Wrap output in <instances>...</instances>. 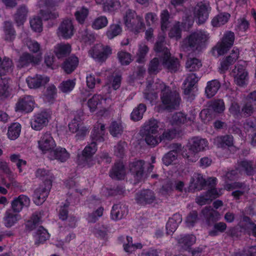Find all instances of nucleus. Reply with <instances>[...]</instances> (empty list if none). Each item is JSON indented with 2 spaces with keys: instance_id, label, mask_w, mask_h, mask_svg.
Returning a JSON list of instances; mask_svg holds the SVG:
<instances>
[{
  "instance_id": "1",
  "label": "nucleus",
  "mask_w": 256,
  "mask_h": 256,
  "mask_svg": "<svg viewBox=\"0 0 256 256\" xmlns=\"http://www.w3.org/2000/svg\"><path fill=\"white\" fill-rule=\"evenodd\" d=\"M160 100L164 108L160 105L155 107L158 112L163 110H172L178 108L181 102L179 92L176 90H172L168 86L164 84L160 92Z\"/></svg>"
},
{
  "instance_id": "2",
  "label": "nucleus",
  "mask_w": 256,
  "mask_h": 256,
  "mask_svg": "<svg viewBox=\"0 0 256 256\" xmlns=\"http://www.w3.org/2000/svg\"><path fill=\"white\" fill-rule=\"evenodd\" d=\"M208 38V34L204 30L194 32L183 40L182 47L199 50L206 46Z\"/></svg>"
},
{
  "instance_id": "3",
  "label": "nucleus",
  "mask_w": 256,
  "mask_h": 256,
  "mask_svg": "<svg viewBox=\"0 0 256 256\" xmlns=\"http://www.w3.org/2000/svg\"><path fill=\"white\" fill-rule=\"evenodd\" d=\"M187 147L190 151V154H188L184 152L182 153V155L184 158H188V160L193 161L190 158L191 155H194L200 152L208 149V142L206 138L199 136H194L188 140Z\"/></svg>"
},
{
  "instance_id": "4",
  "label": "nucleus",
  "mask_w": 256,
  "mask_h": 256,
  "mask_svg": "<svg viewBox=\"0 0 256 256\" xmlns=\"http://www.w3.org/2000/svg\"><path fill=\"white\" fill-rule=\"evenodd\" d=\"M124 19L126 26L131 31L138 32L145 26L142 18L130 9L126 12Z\"/></svg>"
},
{
  "instance_id": "5",
  "label": "nucleus",
  "mask_w": 256,
  "mask_h": 256,
  "mask_svg": "<svg viewBox=\"0 0 256 256\" xmlns=\"http://www.w3.org/2000/svg\"><path fill=\"white\" fill-rule=\"evenodd\" d=\"M235 40V36L232 31L226 32L224 35L221 42L218 44L216 47L213 48L216 50L218 55H223L233 46Z\"/></svg>"
},
{
  "instance_id": "6",
  "label": "nucleus",
  "mask_w": 256,
  "mask_h": 256,
  "mask_svg": "<svg viewBox=\"0 0 256 256\" xmlns=\"http://www.w3.org/2000/svg\"><path fill=\"white\" fill-rule=\"evenodd\" d=\"M52 182L48 180L47 184H42L34 190L33 194L34 202L36 205L42 204L46 200L52 187Z\"/></svg>"
},
{
  "instance_id": "7",
  "label": "nucleus",
  "mask_w": 256,
  "mask_h": 256,
  "mask_svg": "<svg viewBox=\"0 0 256 256\" xmlns=\"http://www.w3.org/2000/svg\"><path fill=\"white\" fill-rule=\"evenodd\" d=\"M216 181V178H210L207 180H206L200 174H195L191 178L189 188L190 190H200L206 184H210L212 183V186Z\"/></svg>"
},
{
  "instance_id": "8",
  "label": "nucleus",
  "mask_w": 256,
  "mask_h": 256,
  "mask_svg": "<svg viewBox=\"0 0 256 256\" xmlns=\"http://www.w3.org/2000/svg\"><path fill=\"white\" fill-rule=\"evenodd\" d=\"M210 8L208 4L200 2L195 6L194 12V16L198 24H204L208 20Z\"/></svg>"
},
{
  "instance_id": "9",
  "label": "nucleus",
  "mask_w": 256,
  "mask_h": 256,
  "mask_svg": "<svg viewBox=\"0 0 256 256\" xmlns=\"http://www.w3.org/2000/svg\"><path fill=\"white\" fill-rule=\"evenodd\" d=\"M96 152V142L92 141L90 144L86 146L84 150L82 156H78V160L79 164H84V166H90L94 163L92 156Z\"/></svg>"
},
{
  "instance_id": "10",
  "label": "nucleus",
  "mask_w": 256,
  "mask_h": 256,
  "mask_svg": "<svg viewBox=\"0 0 256 256\" xmlns=\"http://www.w3.org/2000/svg\"><path fill=\"white\" fill-rule=\"evenodd\" d=\"M56 146V142L50 134H44L38 142V148L44 154L52 153Z\"/></svg>"
},
{
  "instance_id": "11",
  "label": "nucleus",
  "mask_w": 256,
  "mask_h": 256,
  "mask_svg": "<svg viewBox=\"0 0 256 256\" xmlns=\"http://www.w3.org/2000/svg\"><path fill=\"white\" fill-rule=\"evenodd\" d=\"M34 104V100L31 96H25L20 98L16 104V112H30L32 111Z\"/></svg>"
},
{
  "instance_id": "12",
  "label": "nucleus",
  "mask_w": 256,
  "mask_h": 256,
  "mask_svg": "<svg viewBox=\"0 0 256 256\" xmlns=\"http://www.w3.org/2000/svg\"><path fill=\"white\" fill-rule=\"evenodd\" d=\"M58 36L64 39L70 38L74 34V27L71 20H64L60 24L57 32Z\"/></svg>"
},
{
  "instance_id": "13",
  "label": "nucleus",
  "mask_w": 256,
  "mask_h": 256,
  "mask_svg": "<svg viewBox=\"0 0 256 256\" xmlns=\"http://www.w3.org/2000/svg\"><path fill=\"white\" fill-rule=\"evenodd\" d=\"M42 54L34 56L28 52L22 54L20 57L17 63L18 67L22 68L30 64H37L41 60Z\"/></svg>"
},
{
  "instance_id": "14",
  "label": "nucleus",
  "mask_w": 256,
  "mask_h": 256,
  "mask_svg": "<svg viewBox=\"0 0 256 256\" xmlns=\"http://www.w3.org/2000/svg\"><path fill=\"white\" fill-rule=\"evenodd\" d=\"M50 80L48 76L36 74L34 76H28L26 82L30 88L37 89L45 86Z\"/></svg>"
},
{
  "instance_id": "15",
  "label": "nucleus",
  "mask_w": 256,
  "mask_h": 256,
  "mask_svg": "<svg viewBox=\"0 0 256 256\" xmlns=\"http://www.w3.org/2000/svg\"><path fill=\"white\" fill-rule=\"evenodd\" d=\"M160 61L162 65L168 70L172 72H176L178 70V60L177 58L171 56L170 52H166L160 56Z\"/></svg>"
},
{
  "instance_id": "16",
  "label": "nucleus",
  "mask_w": 256,
  "mask_h": 256,
  "mask_svg": "<svg viewBox=\"0 0 256 256\" xmlns=\"http://www.w3.org/2000/svg\"><path fill=\"white\" fill-rule=\"evenodd\" d=\"M30 199L24 194H20L14 198L11 202V208L16 213L20 212L25 207H28L30 204Z\"/></svg>"
},
{
  "instance_id": "17",
  "label": "nucleus",
  "mask_w": 256,
  "mask_h": 256,
  "mask_svg": "<svg viewBox=\"0 0 256 256\" xmlns=\"http://www.w3.org/2000/svg\"><path fill=\"white\" fill-rule=\"evenodd\" d=\"M142 132L144 135L146 144L151 146H155L161 142L159 130L143 129Z\"/></svg>"
},
{
  "instance_id": "18",
  "label": "nucleus",
  "mask_w": 256,
  "mask_h": 256,
  "mask_svg": "<svg viewBox=\"0 0 256 256\" xmlns=\"http://www.w3.org/2000/svg\"><path fill=\"white\" fill-rule=\"evenodd\" d=\"M62 0H52L50 2L49 0L46 1L48 5L46 10H42L40 12V14L42 18L44 20H54L58 17V14L54 10H53L52 6L56 5V1L60 2Z\"/></svg>"
},
{
  "instance_id": "19",
  "label": "nucleus",
  "mask_w": 256,
  "mask_h": 256,
  "mask_svg": "<svg viewBox=\"0 0 256 256\" xmlns=\"http://www.w3.org/2000/svg\"><path fill=\"white\" fill-rule=\"evenodd\" d=\"M170 121L172 126H180L182 124H191L194 121V118H188L186 114L182 112H176L172 115Z\"/></svg>"
},
{
  "instance_id": "20",
  "label": "nucleus",
  "mask_w": 256,
  "mask_h": 256,
  "mask_svg": "<svg viewBox=\"0 0 256 256\" xmlns=\"http://www.w3.org/2000/svg\"><path fill=\"white\" fill-rule=\"evenodd\" d=\"M234 74V80L236 84L240 86H244L246 84V81L248 78V72L242 65L235 67L233 70Z\"/></svg>"
},
{
  "instance_id": "21",
  "label": "nucleus",
  "mask_w": 256,
  "mask_h": 256,
  "mask_svg": "<svg viewBox=\"0 0 256 256\" xmlns=\"http://www.w3.org/2000/svg\"><path fill=\"white\" fill-rule=\"evenodd\" d=\"M156 200V196L154 192L149 190H144L136 194V200L138 203L145 205L150 204Z\"/></svg>"
},
{
  "instance_id": "22",
  "label": "nucleus",
  "mask_w": 256,
  "mask_h": 256,
  "mask_svg": "<svg viewBox=\"0 0 256 256\" xmlns=\"http://www.w3.org/2000/svg\"><path fill=\"white\" fill-rule=\"evenodd\" d=\"M144 162L142 160H136L130 164V170L138 180H142L144 176Z\"/></svg>"
},
{
  "instance_id": "23",
  "label": "nucleus",
  "mask_w": 256,
  "mask_h": 256,
  "mask_svg": "<svg viewBox=\"0 0 256 256\" xmlns=\"http://www.w3.org/2000/svg\"><path fill=\"white\" fill-rule=\"evenodd\" d=\"M128 213V207L124 204H114L111 211V217L113 220H118L122 219Z\"/></svg>"
},
{
  "instance_id": "24",
  "label": "nucleus",
  "mask_w": 256,
  "mask_h": 256,
  "mask_svg": "<svg viewBox=\"0 0 256 256\" xmlns=\"http://www.w3.org/2000/svg\"><path fill=\"white\" fill-rule=\"evenodd\" d=\"M21 216L18 213L14 212L12 210H8L4 218V223L6 228H10L14 226L20 220Z\"/></svg>"
},
{
  "instance_id": "25",
  "label": "nucleus",
  "mask_w": 256,
  "mask_h": 256,
  "mask_svg": "<svg viewBox=\"0 0 256 256\" xmlns=\"http://www.w3.org/2000/svg\"><path fill=\"white\" fill-rule=\"evenodd\" d=\"M234 186L236 188L232 192V195L236 200H239L242 196H246L249 192L250 186L244 183L235 182Z\"/></svg>"
},
{
  "instance_id": "26",
  "label": "nucleus",
  "mask_w": 256,
  "mask_h": 256,
  "mask_svg": "<svg viewBox=\"0 0 256 256\" xmlns=\"http://www.w3.org/2000/svg\"><path fill=\"white\" fill-rule=\"evenodd\" d=\"M12 91L10 85V79L6 76H0V97H9Z\"/></svg>"
},
{
  "instance_id": "27",
  "label": "nucleus",
  "mask_w": 256,
  "mask_h": 256,
  "mask_svg": "<svg viewBox=\"0 0 256 256\" xmlns=\"http://www.w3.org/2000/svg\"><path fill=\"white\" fill-rule=\"evenodd\" d=\"M182 221V216L179 214H174L169 218L166 224V229L168 234H172L176 230L178 224Z\"/></svg>"
},
{
  "instance_id": "28",
  "label": "nucleus",
  "mask_w": 256,
  "mask_h": 256,
  "mask_svg": "<svg viewBox=\"0 0 256 256\" xmlns=\"http://www.w3.org/2000/svg\"><path fill=\"white\" fill-rule=\"evenodd\" d=\"M161 141L170 140L180 136V129H159Z\"/></svg>"
},
{
  "instance_id": "29",
  "label": "nucleus",
  "mask_w": 256,
  "mask_h": 256,
  "mask_svg": "<svg viewBox=\"0 0 256 256\" xmlns=\"http://www.w3.org/2000/svg\"><path fill=\"white\" fill-rule=\"evenodd\" d=\"M70 157V154L66 150L62 148H58L54 149L52 153H50L48 158L51 160H57L60 162L66 161Z\"/></svg>"
},
{
  "instance_id": "30",
  "label": "nucleus",
  "mask_w": 256,
  "mask_h": 256,
  "mask_svg": "<svg viewBox=\"0 0 256 256\" xmlns=\"http://www.w3.org/2000/svg\"><path fill=\"white\" fill-rule=\"evenodd\" d=\"M79 60L75 56H72L66 58L62 65V68L66 74H70L78 66Z\"/></svg>"
},
{
  "instance_id": "31",
  "label": "nucleus",
  "mask_w": 256,
  "mask_h": 256,
  "mask_svg": "<svg viewBox=\"0 0 256 256\" xmlns=\"http://www.w3.org/2000/svg\"><path fill=\"white\" fill-rule=\"evenodd\" d=\"M221 84L218 80H213L207 82L205 94L208 98L213 97L220 88Z\"/></svg>"
},
{
  "instance_id": "32",
  "label": "nucleus",
  "mask_w": 256,
  "mask_h": 256,
  "mask_svg": "<svg viewBox=\"0 0 256 256\" xmlns=\"http://www.w3.org/2000/svg\"><path fill=\"white\" fill-rule=\"evenodd\" d=\"M71 46L68 44H58L54 48V52L58 58L66 56L71 52Z\"/></svg>"
},
{
  "instance_id": "33",
  "label": "nucleus",
  "mask_w": 256,
  "mask_h": 256,
  "mask_svg": "<svg viewBox=\"0 0 256 256\" xmlns=\"http://www.w3.org/2000/svg\"><path fill=\"white\" fill-rule=\"evenodd\" d=\"M125 176V170L122 162L115 164L110 172V176L113 179H123Z\"/></svg>"
},
{
  "instance_id": "34",
  "label": "nucleus",
  "mask_w": 256,
  "mask_h": 256,
  "mask_svg": "<svg viewBox=\"0 0 256 256\" xmlns=\"http://www.w3.org/2000/svg\"><path fill=\"white\" fill-rule=\"evenodd\" d=\"M238 52H236L234 50H232V52L226 58L220 62V70L221 72H225L227 70L229 66L234 64L238 58Z\"/></svg>"
},
{
  "instance_id": "35",
  "label": "nucleus",
  "mask_w": 256,
  "mask_h": 256,
  "mask_svg": "<svg viewBox=\"0 0 256 256\" xmlns=\"http://www.w3.org/2000/svg\"><path fill=\"white\" fill-rule=\"evenodd\" d=\"M0 76H4L12 72L13 63L10 58L4 57L2 60L0 57Z\"/></svg>"
},
{
  "instance_id": "36",
  "label": "nucleus",
  "mask_w": 256,
  "mask_h": 256,
  "mask_svg": "<svg viewBox=\"0 0 256 256\" xmlns=\"http://www.w3.org/2000/svg\"><path fill=\"white\" fill-rule=\"evenodd\" d=\"M146 110V106L145 104L141 103L136 107L130 114V118L134 122H137L143 118L144 113Z\"/></svg>"
},
{
  "instance_id": "37",
  "label": "nucleus",
  "mask_w": 256,
  "mask_h": 256,
  "mask_svg": "<svg viewBox=\"0 0 256 256\" xmlns=\"http://www.w3.org/2000/svg\"><path fill=\"white\" fill-rule=\"evenodd\" d=\"M230 17V14L228 12L220 13L212 19L211 24L214 27H220L226 24Z\"/></svg>"
},
{
  "instance_id": "38",
  "label": "nucleus",
  "mask_w": 256,
  "mask_h": 256,
  "mask_svg": "<svg viewBox=\"0 0 256 256\" xmlns=\"http://www.w3.org/2000/svg\"><path fill=\"white\" fill-rule=\"evenodd\" d=\"M196 242V237L193 234L180 236L178 239V242L185 249L189 248Z\"/></svg>"
},
{
  "instance_id": "39",
  "label": "nucleus",
  "mask_w": 256,
  "mask_h": 256,
  "mask_svg": "<svg viewBox=\"0 0 256 256\" xmlns=\"http://www.w3.org/2000/svg\"><path fill=\"white\" fill-rule=\"evenodd\" d=\"M4 40L8 42H12L16 37V32L12 23L9 22H6L4 24Z\"/></svg>"
},
{
  "instance_id": "40",
  "label": "nucleus",
  "mask_w": 256,
  "mask_h": 256,
  "mask_svg": "<svg viewBox=\"0 0 256 256\" xmlns=\"http://www.w3.org/2000/svg\"><path fill=\"white\" fill-rule=\"evenodd\" d=\"M126 243L123 245L124 250L128 253L132 254L137 249H142V245L141 243L134 244L132 243V238L130 236H126Z\"/></svg>"
},
{
  "instance_id": "41",
  "label": "nucleus",
  "mask_w": 256,
  "mask_h": 256,
  "mask_svg": "<svg viewBox=\"0 0 256 256\" xmlns=\"http://www.w3.org/2000/svg\"><path fill=\"white\" fill-rule=\"evenodd\" d=\"M204 216L209 222L216 221L219 219L218 212L210 207H206L202 212Z\"/></svg>"
},
{
  "instance_id": "42",
  "label": "nucleus",
  "mask_w": 256,
  "mask_h": 256,
  "mask_svg": "<svg viewBox=\"0 0 256 256\" xmlns=\"http://www.w3.org/2000/svg\"><path fill=\"white\" fill-rule=\"evenodd\" d=\"M48 122V119L45 114H38L34 117V120L31 122L32 128L44 127Z\"/></svg>"
},
{
  "instance_id": "43",
  "label": "nucleus",
  "mask_w": 256,
  "mask_h": 256,
  "mask_svg": "<svg viewBox=\"0 0 256 256\" xmlns=\"http://www.w3.org/2000/svg\"><path fill=\"white\" fill-rule=\"evenodd\" d=\"M209 108L216 113L221 114L225 110V104L223 100L217 99L212 100L209 106Z\"/></svg>"
},
{
  "instance_id": "44",
  "label": "nucleus",
  "mask_w": 256,
  "mask_h": 256,
  "mask_svg": "<svg viewBox=\"0 0 256 256\" xmlns=\"http://www.w3.org/2000/svg\"><path fill=\"white\" fill-rule=\"evenodd\" d=\"M214 142L218 147L231 146L233 144V138L230 136H219L214 139Z\"/></svg>"
},
{
  "instance_id": "45",
  "label": "nucleus",
  "mask_w": 256,
  "mask_h": 256,
  "mask_svg": "<svg viewBox=\"0 0 256 256\" xmlns=\"http://www.w3.org/2000/svg\"><path fill=\"white\" fill-rule=\"evenodd\" d=\"M170 16V14L166 9L162 10L160 12V28L163 32H166L168 27Z\"/></svg>"
},
{
  "instance_id": "46",
  "label": "nucleus",
  "mask_w": 256,
  "mask_h": 256,
  "mask_svg": "<svg viewBox=\"0 0 256 256\" xmlns=\"http://www.w3.org/2000/svg\"><path fill=\"white\" fill-rule=\"evenodd\" d=\"M238 168L239 172H245L248 175H252L254 173V168L251 162L244 160L241 162L238 166Z\"/></svg>"
},
{
  "instance_id": "47",
  "label": "nucleus",
  "mask_w": 256,
  "mask_h": 256,
  "mask_svg": "<svg viewBox=\"0 0 256 256\" xmlns=\"http://www.w3.org/2000/svg\"><path fill=\"white\" fill-rule=\"evenodd\" d=\"M28 10L24 6H20L17 12L15 14V20L18 26L22 25L26 20Z\"/></svg>"
},
{
  "instance_id": "48",
  "label": "nucleus",
  "mask_w": 256,
  "mask_h": 256,
  "mask_svg": "<svg viewBox=\"0 0 256 256\" xmlns=\"http://www.w3.org/2000/svg\"><path fill=\"white\" fill-rule=\"evenodd\" d=\"M181 24L180 22H176L168 32V36L170 38L179 40L182 37Z\"/></svg>"
},
{
  "instance_id": "49",
  "label": "nucleus",
  "mask_w": 256,
  "mask_h": 256,
  "mask_svg": "<svg viewBox=\"0 0 256 256\" xmlns=\"http://www.w3.org/2000/svg\"><path fill=\"white\" fill-rule=\"evenodd\" d=\"M112 54V50L108 46H104L101 52H98L97 50V62H104Z\"/></svg>"
},
{
  "instance_id": "50",
  "label": "nucleus",
  "mask_w": 256,
  "mask_h": 256,
  "mask_svg": "<svg viewBox=\"0 0 256 256\" xmlns=\"http://www.w3.org/2000/svg\"><path fill=\"white\" fill-rule=\"evenodd\" d=\"M120 2L116 0H106L102 4L104 12H112L118 10L120 6Z\"/></svg>"
},
{
  "instance_id": "51",
  "label": "nucleus",
  "mask_w": 256,
  "mask_h": 256,
  "mask_svg": "<svg viewBox=\"0 0 256 256\" xmlns=\"http://www.w3.org/2000/svg\"><path fill=\"white\" fill-rule=\"evenodd\" d=\"M149 50L148 47L146 45H140L136 54V62L138 64H144L146 62V56Z\"/></svg>"
},
{
  "instance_id": "52",
  "label": "nucleus",
  "mask_w": 256,
  "mask_h": 256,
  "mask_svg": "<svg viewBox=\"0 0 256 256\" xmlns=\"http://www.w3.org/2000/svg\"><path fill=\"white\" fill-rule=\"evenodd\" d=\"M250 22L245 18H238L235 27V30L238 32H246L250 28Z\"/></svg>"
},
{
  "instance_id": "53",
  "label": "nucleus",
  "mask_w": 256,
  "mask_h": 256,
  "mask_svg": "<svg viewBox=\"0 0 256 256\" xmlns=\"http://www.w3.org/2000/svg\"><path fill=\"white\" fill-rule=\"evenodd\" d=\"M202 66L201 61L196 58L188 59L186 62V68L190 72L197 71Z\"/></svg>"
},
{
  "instance_id": "54",
  "label": "nucleus",
  "mask_w": 256,
  "mask_h": 256,
  "mask_svg": "<svg viewBox=\"0 0 256 256\" xmlns=\"http://www.w3.org/2000/svg\"><path fill=\"white\" fill-rule=\"evenodd\" d=\"M41 222L40 213L36 212L32 214L30 220H28L26 224L27 228L31 230L36 228V224Z\"/></svg>"
},
{
  "instance_id": "55",
  "label": "nucleus",
  "mask_w": 256,
  "mask_h": 256,
  "mask_svg": "<svg viewBox=\"0 0 256 256\" xmlns=\"http://www.w3.org/2000/svg\"><path fill=\"white\" fill-rule=\"evenodd\" d=\"M36 176L37 178L44 180L43 184H47L48 181L49 180L52 183L53 176L49 171L44 169H38L36 172Z\"/></svg>"
},
{
  "instance_id": "56",
  "label": "nucleus",
  "mask_w": 256,
  "mask_h": 256,
  "mask_svg": "<svg viewBox=\"0 0 256 256\" xmlns=\"http://www.w3.org/2000/svg\"><path fill=\"white\" fill-rule=\"evenodd\" d=\"M34 236L36 242L42 243L50 238V234L46 229L40 226L38 230Z\"/></svg>"
},
{
  "instance_id": "57",
  "label": "nucleus",
  "mask_w": 256,
  "mask_h": 256,
  "mask_svg": "<svg viewBox=\"0 0 256 256\" xmlns=\"http://www.w3.org/2000/svg\"><path fill=\"white\" fill-rule=\"evenodd\" d=\"M76 82L74 80H68L62 82L60 86V90L64 93L70 92L74 88Z\"/></svg>"
},
{
  "instance_id": "58",
  "label": "nucleus",
  "mask_w": 256,
  "mask_h": 256,
  "mask_svg": "<svg viewBox=\"0 0 256 256\" xmlns=\"http://www.w3.org/2000/svg\"><path fill=\"white\" fill-rule=\"evenodd\" d=\"M165 38L164 36L158 37V40L156 42L154 46V50L156 53L162 52V54H165L166 51L170 52V50L164 46Z\"/></svg>"
},
{
  "instance_id": "59",
  "label": "nucleus",
  "mask_w": 256,
  "mask_h": 256,
  "mask_svg": "<svg viewBox=\"0 0 256 256\" xmlns=\"http://www.w3.org/2000/svg\"><path fill=\"white\" fill-rule=\"evenodd\" d=\"M24 44L29 50L33 53H38L40 51V45L35 40L27 38L24 41Z\"/></svg>"
},
{
  "instance_id": "60",
  "label": "nucleus",
  "mask_w": 256,
  "mask_h": 256,
  "mask_svg": "<svg viewBox=\"0 0 256 256\" xmlns=\"http://www.w3.org/2000/svg\"><path fill=\"white\" fill-rule=\"evenodd\" d=\"M122 31V28L119 24H112L106 32V36L108 38L112 39L120 34Z\"/></svg>"
},
{
  "instance_id": "61",
  "label": "nucleus",
  "mask_w": 256,
  "mask_h": 256,
  "mask_svg": "<svg viewBox=\"0 0 256 256\" xmlns=\"http://www.w3.org/2000/svg\"><path fill=\"white\" fill-rule=\"evenodd\" d=\"M57 90L54 84L49 86L45 94L46 100L49 102H52L56 96Z\"/></svg>"
},
{
  "instance_id": "62",
  "label": "nucleus",
  "mask_w": 256,
  "mask_h": 256,
  "mask_svg": "<svg viewBox=\"0 0 256 256\" xmlns=\"http://www.w3.org/2000/svg\"><path fill=\"white\" fill-rule=\"evenodd\" d=\"M88 14V9L82 7L75 12L76 20L80 24H83Z\"/></svg>"
},
{
  "instance_id": "63",
  "label": "nucleus",
  "mask_w": 256,
  "mask_h": 256,
  "mask_svg": "<svg viewBox=\"0 0 256 256\" xmlns=\"http://www.w3.org/2000/svg\"><path fill=\"white\" fill-rule=\"evenodd\" d=\"M118 58L122 65L127 66L132 61L131 55L126 52H120L118 53Z\"/></svg>"
},
{
  "instance_id": "64",
  "label": "nucleus",
  "mask_w": 256,
  "mask_h": 256,
  "mask_svg": "<svg viewBox=\"0 0 256 256\" xmlns=\"http://www.w3.org/2000/svg\"><path fill=\"white\" fill-rule=\"evenodd\" d=\"M178 158V154L174 150H170L163 158L164 164L166 166H169L176 161Z\"/></svg>"
}]
</instances>
